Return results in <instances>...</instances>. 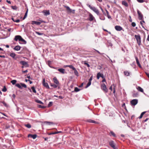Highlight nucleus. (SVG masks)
<instances>
[{"label": "nucleus", "mask_w": 149, "mask_h": 149, "mask_svg": "<svg viewBox=\"0 0 149 149\" xmlns=\"http://www.w3.org/2000/svg\"><path fill=\"white\" fill-rule=\"evenodd\" d=\"M54 82L57 85H58L59 84V81L57 80L56 78V77H54V78L53 79Z\"/></svg>", "instance_id": "f3484780"}, {"label": "nucleus", "mask_w": 149, "mask_h": 149, "mask_svg": "<svg viewBox=\"0 0 149 149\" xmlns=\"http://www.w3.org/2000/svg\"><path fill=\"white\" fill-rule=\"evenodd\" d=\"M58 97L60 98L61 99H62L63 98V97L61 96H59Z\"/></svg>", "instance_id": "052dcab7"}, {"label": "nucleus", "mask_w": 149, "mask_h": 149, "mask_svg": "<svg viewBox=\"0 0 149 149\" xmlns=\"http://www.w3.org/2000/svg\"><path fill=\"white\" fill-rule=\"evenodd\" d=\"M17 82V81L15 80H13L11 81V83H12L13 85H14Z\"/></svg>", "instance_id": "c9c22d12"}, {"label": "nucleus", "mask_w": 149, "mask_h": 149, "mask_svg": "<svg viewBox=\"0 0 149 149\" xmlns=\"http://www.w3.org/2000/svg\"><path fill=\"white\" fill-rule=\"evenodd\" d=\"M21 86L26 88L27 87V86H26V85L24 84H23V83H21Z\"/></svg>", "instance_id": "4c0bfd02"}, {"label": "nucleus", "mask_w": 149, "mask_h": 149, "mask_svg": "<svg viewBox=\"0 0 149 149\" xmlns=\"http://www.w3.org/2000/svg\"><path fill=\"white\" fill-rule=\"evenodd\" d=\"M5 56L4 55H3V56H1V55H0V57H1V58H5Z\"/></svg>", "instance_id": "69168bd1"}, {"label": "nucleus", "mask_w": 149, "mask_h": 149, "mask_svg": "<svg viewBox=\"0 0 149 149\" xmlns=\"http://www.w3.org/2000/svg\"><path fill=\"white\" fill-rule=\"evenodd\" d=\"M47 63L49 65L51 64V61H48Z\"/></svg>", "instance_id": "13d9d810"}, {"label": "nucleus", "mask_w": 149, "mask_h": 149, "mask_svg": "<svg viewBox=\"0 0 149 149\" xmlns=\"http://www.w3.org/2000/svg\"><path fill=\"white\" fill-rule=\"evenodd\" d=\"M138 95V93H133L132 94V96L134 97H137Z\"/></svg>", "instance_id": "72a5a7b5"}, {"label": "nucleus", "mask_w": 149, "mask_h": 149, "mask_svg": "<svg viewBox=\"0 0 149 149\" xmlns=\"http://www.w3.org/2000/svg\"><path fill=\"white\" fill-rule=\"evenodd\" d=\"M109 135L110 136H113L114 137H116V135L112 131H111L109 133Z\"/></svg>", "instance_id": "6ab92c4d"}, {"label": "nucleus", "mask_w": 149, "mask_h": 149, "mask_svg": "<svg viewBox=\"0 0 149 149\" xmlns=\"http://www.w3.org/2000/svg\"><path fill=\"white\" fill-rule=\"evenodd\" d=\"M68 67L72 69L73 70H75V68L72 65H69Z\"/></svg>", "instance_id": "f704fd0d"}, {"label": "nucleus", "mask_w": 149, "mask_h": 149, "mask_svg": "<svg viewBox=\"0 0 149 149\" xmlns=\"http://www.w3.org/2000/svg\"><path fill=\"white\" fill-rule=\"evenodd\" d=\"M92 78H93V77L92 76H91L90 77V78L89 79V81H90V82H91V81L92 79Z\"/></svg>", "instance_id": "6e6d98bb"}, {"label": "nucleus", "mask_w": 149, "mask_h": 149, "mask_svg": "<svg viewBox=\"0 0 149 149\" xmlns=\"http://www.w3.org/2000/svg\"><path fill=\"white\" fill-rule=\"evenodd\" d=\"M134 37L136 40L138 45L139 46L140 45H141V40L140 36L139 35H134Z\"/></svg>", "instance_id": "7ed1b4c3"}, {"label": "nucleus", "mask_w": 149, "mask_h": 149, "mask_svg": "<svg viewBox=\"0 0 149 149\" xmlns=\"http://www.w3.org/2000/svg\"><path fill=\"white\" fill-rule=\"evenodd\" d=\"M87 5L91 10L95 12L97 15H99V11L95 7H92L89 4H87Z\"/></svg>", "instance_id": "f03ea898"}, {"label": "nucleus", "mask_w": 149, "mask_h": 149, "mask_svg": "<svg viewBox=\"0 0 149 149\" xmlns=\"http://www.w3.org/2000/svg\"><path fill=\"white\" fill-rule=\"evenodd\" d=\"M7 91V89L5 86H4L2 90V91L3 92H5Z\"/></svg>", "instance_id": "c03bdc74"}, {"label": "nucleus", "mask_w": 149, "mask_h": 149, "mask_svg": "<svg viewBox=\"0 0 149 149\" xmlns=\"http://www.w3.org/2000/svg\"><path fill=\"white\" fill-rule=\"evenodd\" d=\"M44 15H49L50 14L49 10H45L43 12Z\"/></svg>", "instance_id": "aec40b11"}, {"label": "nucleus", "mask_w": 149, "mask_h": 149, "mask_svg": "<svg viewBox=\"0 0 149 149\" xmlns=\"http://www.w3.org/2000/svg\"><path fill=\"white\" fill-rule=\"evenodd\" d=\"M2 103L3 104V105L6 107L7 106V104H6L5 103V102L4 101H3L2 102Z\"/></svg>", "instance_id": "603ef678"}, {"label": "nucleus", "mask_w": 149, "mask_h": 149, "mask_svg": "<svg viewBox=\"0 0 149 149\" xmlns=\"http://www.w3.org/2000/svg\"><path fill=\"white\" fill-rule=\"evenodd\" d=\"M91 82H90V81H88V83H87L86 86V87L85 88H88V86H89L91 84Z\"/></svg>", "instance_id": "e433bc0d"}, {"label": "nucleus", "mask_w": 149, "mask_h": 149, "mask_svg": "<svg viewBox=\"0 0 149 149\" xmlns=\"http://www.w3.org/2000/svg\"><path fill=\"white\" fill-rule=\"evenodd\" d=\"M74 73L77 76H79V73L77 71V70H76V68H75V70H74Z\"/></svg>", "instance_id": "bb28decb"}, {"label": "nucleus", "mask_w": 149, "mask_h": 149, "mask_svg": "<svg viewBox=\"0 0 149 149\" xmlns=\"http://www.w3.org/2000/svg\"><path fill=\"white\" fill-rule=\"evenodd\" d=\"M20 22V20L19 19H17L16 20H15V21H14V22Z\"/></svg>", "instance_id": "5fc2aeb1"}, {"label": "nucleus", "mask_w": 149, "mask_h": 149, "mask_svg": "<svg viewBox=\"0 0 149 149\" xmlns=\"http://www.w3.org/2000/svg\"><path fill=\"white\" fill-rule=\"evenodd\" d=\"M94 19V17L93 16L92 14H90L89 15V18L88 19V20L90 21H93Z\"/></svg>", "instance_id": "4468645a"}, {"label": "nucleus", "mask_w": 149, "mask_h": 149, "mask_svg": "<svg viewBox=\"0 0 149 149\" xmlns=\"http://www.w3.org/2000/svg\"><path fill=\"white\" fill-rule=\"evenodd\" d=\"M97 79H99L100 77H101L102 78H104V75L103 74L100 73V72L98 73L97 74Z\"/></svg>", "instance_id": "9b49d317"}, {"label": "nucleus", "mask_w": 149, "mask_h": 149, "mask_svg": "<svg viewBox=\"0 0 149 149\" xmlns=\"http://www.w3.org/2000/svg\"><path fill=\"white\" fill-rule=\"evenodd\" d=\"M136 23L134 22H133L132 23V25L133 27H135L136 26Z\"/></svg>", "instance_id": "09e8293b"}, {"label": "nucleus", "mask_w": 149, "mask_h": 149, "mask_svg": "<svg viewBox=\"0 0 149 149\" xmlns=\"http://www.w3.org/2000/svg\"><path fill=\"white\" fill-rule=\"evenodd\" d=\"M6 1L8 3L10 4H11V2L10 1H9L8 0H6Z\"/></svg>", "instance_id": "4d7b16f0"}, {"label": "nucleus", "mask_w": 149, "mask_h": 149, "mask_svg": "<svg viewBox=\"0 0 149 149\" xmlns=\"http://www.w3.org/2000/svg\"><path fill=\"white\" fill-rule=\"evenodd\" d=\"M109 144L110 146L113 149H118L117 147L115 146L113 141L111 140L109 141Z\"/></svg>", "instance_id": "20e7f679"}, {"label": "nucleus", "mask_w": 149, "mask_h": 149, "mask_svg": "<svg viewBox=\"0 0 149 149\" xmlns=\"http://www.w3.org/2000/svg\"><path fill=\"white\" fill-rule=\"evenodd\" d=\"M84 64L86 65L88 67H89L90 66L89 65L87 62H85L84 63Z\"/></svg>", "instance_id": "de8ad7c7"}, {"label": "nucleus", "mask_w": 149, "mask_h": 149, "mask_svg": "<svg viewBox=\"0 0 149 149\" xmlns=\"http://www.w3.org/2000/svg\"><path fill=\"white\" fill-rule=\"evenodd\" d=\"M37 136V135L36 134L33 135L29 134L28 135V137H30L31 138H33L34 139H35L36 138Z\"/></svg>", "instance_id": "2eb2a0df"}, {"label": "nucleus", "mask_w": 149, "mask_h": 149, "mask_svg": "<svg viewBox=\"0 0 149 149\" xmlns=\"http://www.w3.org/2000/svg\"><path fill=\"white\" fill-rule=\"evenodd\" d=\"M52 104V102H49V104H48V107H51Z\"/></svg>", "instance_id": "49530a36"}, {"label": "nucleus", "mask_w": 149, "mask_h": 149, "mask_svg": "<svg viewBox=\"0 0 149 149\" xmlns=\"http://www.w3.org/2000/svg\"><path fill=\"white\" fill-rule=\"evenodd\" d=\"M88 122L89 123H96V122L95 121L92 120L91 119H89L88 120Z\"/></svg>", "instance_id": "a878e982"}, {"label": "nucleus", "mask_w": 149, "mask_h": 149, "mask_svg": "<svg viewBox=\"0 0 149 149\" xmlns=\"http://www.w3.org/2000/svg\"><path fill=\"white\" fill-rule=\"evenodd\" d=\"M109 89L111 91L112 90V86H111L109 88Z\"/></svg>", "instance_id": "680f3d73"}, {"label": "nucleus", "mask_w": 149, "mask_h": 149, "mask_svg": "<svg viewBox=\"0 0 149 149\" xmlns=\"http://www.w3.org/2000/svg\"><path fill=\"white\" fill-rule=\"evenodd\" d=\"M27 72H28L27 70H25L22 71V72L23 73H25Z\"/></svg>", "instance_id": "bf43d9fd"}, {"label": "nucleus", "mask_w": 149, "mask_h": 149, "mask_svg": "<svg viewBox=\"0 0 149 149\" xmlns=\"http://www.w3.org/2000/svg\"><path fill=\"white\" fill-rule=\"evenodd\" d=\"M36 33L38 35H40V36L44 34L42 33H40V32H37V31L36 32Z\"/></svg>", "instance_id": "79ce46f5"}, {"label": "nucleus", "mask_w": 149, "mask_h": 149, "mask_svg": "<svg viewBox=\"0 0 149 149\" xmlns=\"http://www.w3.org/2000/svg\"><path fill=\"white\" fill-rule=\"evenodd\" d=\"M36 102L40 104H44V103L40 100H36Z\"/></svg>", "instance_id": "c756f323"}, {"label": "nucleus", "mask_w": 149, "mask_h": 149, "mask_svg": "<svg viewBox=\"0 0 149 149\" xmlns=\"http://www.w3.org/2000/svg\"><path fill=\"white\" fill-rule=\"evenodd\" d=\"M15 86H16L18 87V88H19L22 89V86L19 84H16Z\"/></svg>", "instance_id": "2f4dec72"}, {"label": "nucleus", "mask_w": 149, "mask_h": 149, "mask_svg": "<svg viewBox=\"0 0 149 149\" xmlns=\"http://www.w3.org/2000/svg\"><path fill=\"white\" fill-rule=\"evenodd\" d=\"M21 47L19 45L16 46L14 48V49L16 51H18L20 50Z\"/></svg>", "instance_id": "412c9836"}, {"label": "nucleus", "mask_w": 149, "mask_h": 149, "mask_svg": "<svg viewBox=\"0 0 149 149\" xmlns=\"http://www.w3.org/2000/svg\"><path fill=\"white\" fill-rule=\"evenodd\" d=\"M25 127H26L28 128H30L31 127V125L30 124H27L24 125Z\"/></svg>", "instance_id": "c85d7f7f"}, {"label": "nucleus", "mask_w": 149, "mask_h": 149, "mask_svg": "<svg viewBox=\"0 0 149 149\" xmlns=\"http://www.w3.org/2000/svg\"><path fill=\"white\" fill-rule=\"evenodd\" d=\"M107 17L109 19L111 18V17L109 15H107Z\"/></svg>", "instance_id": "0e129e2a"}, {"label": "nucleus", "mask_w": 149, "mask_h": 149, "mask_svg": "<svg viewBox=\"0 0 149 149\" xmlns=\"http://www.w3.org/2000/svg\"><path fill=\"white\" fill-rule=\"evenodd\" d=\"M124 73V75L127 76H129L130 75V73L127 71H125Z\"/></svg>", "instance_id": "b1692460"}, {"label": "nucleus", "mask_w": 149, "mask_h": 149, "mask_svg": "<svg viewBox=\"0 0 149 149\" xmlns=\"http://www.w3.org/2000/svg\"><path fill=\"white\" fill-rule=\"evenodd\" d=\"M105 10H106V11L107 15H109V13L108 11L106 9Z\"/></svg>", "instance_id": "e2e57ef3"}, {"label": "nucleus", "mask_w": 149, "mask_h": 149, "mask_svg": "<svg viewBox=\"0 0 149 149\" xmlns=\"http://www.w3.org/2000/svg\"><path fill=\"white\" fill-rule=\"evenodd\" d=\"M31 24L32 25L35 24L38 25H39L40 24L41 22H37L36 21H31Z\"/></svg>", "instance_id": "ddd939ff"}, {"label": "nucleus", "mask_w": 149, "mask_h": 149, "mask_svg": "<svg viewBox=\"0 0 149 149\" xmlns=\"http://www.w3.org/2000/svg\"><path fill=\"white\" fill-rule=\"evenodd\" d=\"M138 102V100L137 99H133L131 101L130 103L131 105L135 106L136 105Z\"/></svg>", "instance_id": "0eeeda50"}, {"label": "nucleus", "mask_w": 149, "mask_h": 149, "mask_svg": "<svg viewBox=\"0 0 149 149\" xmlns=\"http://www.w3.org/2000/svg\"><path fill=\"white\" fill-rule=\"evenodd\" d=\"M14 40L16 41L19 40L23 42L24 44H26V41L22 37L19 35L16 36L14 38Z\"/></svg>", "instance_id": "f257e3e1"}, {"label": "nucleus", "mask_w": 149, "mask_h": 149, "mask_svg": "<svg viewBox=\"0 0 149 149\" xmlns=\"http://www.w3.org/2000/svg\"><path fill=\"white\" fill-rule=\"evenodd\" d=\"M101 89L103 90L105 92L107 93L108 91V89L106 86L104 84H103L101 85Z\"/></svg>", "instance_id": "39448f33"}, {"label": "nucleus", "mask_w": 149, "mask_h": 149, "mask_svg": "<svg viewBox=\"0 0 149 149\" xmlns=\"http://www.w3.org/2000/svg\"><path fill=\"white\" fill-rule=\"evenodd\" d=\"M80 90L77 87H75L74 88V91L76 92L79 91Z\"/></svg>", "instance_id": "37998d69"}, {"label": "nucleus", "mask_w": 149, "mask_h": 149, "mask_svg": "<svg viewBox=\"0 0 149 149\" xmlns=\"http://www.w3.org/2000/svg\"><path fill=\"white\" fill-rule=\"evenodd\" d=\"M100 19L101 20H104L105 19V17L103 16H100Z\"/></svg>", "instance_id": "ea45409f"}, {"label": "nucleus", "mask_w": 149, "mask_h": 149, "mask_svg": "<svg viewBox=\"0 0 149 149\" xmlns=\"http://www.w3.org/2000/svg\"><path fill=\"white\" fill-rule=\"evenodd\" d=\"M42 84L43 86L47 89L49 88V87L47 83L45 82V79H43L42 81Z\"/></svg>", "instance_id": "1a4fd4ad"}, {"label": "nucleus", "mask_w": 149, "mask_h": 149, "mask_svg": "<svg viewBox=\"0 0 149 149\" xmlns=\"http://www.w3.org/2000/svg\"><path fill=\"white\" fill-rule=\"evenodd\" d=\"M137 89L139 91L142 93L143 92V90L142 88L139 86H138L136 87Z\"/></svg>", "instance_id": "a211bd4d"}, {"label": "nucleus", "mask_w": 149, "mask_h": 149, "mask_svg": "<svg viewBox=\"0 0 149 149\" xmlns=\"http://www.w3.org/2000/svg\"><path fill=\"white\" fill-rule=\"evenodd\" d=\"M57 133L58 132H51V133H49L48 134L49 135H52V134H57Z\"/></svg>", "instance_id": "a18cd8bd"}, {"label": "nucleus", "mask_w": 149, "mask_h": 149, "mask_svg": "<svg viewBox=\"0 0 149 149\" xmlns=\"http://www.w3.org/2000/svg\"><path fill=\"white\" fill-rule=\"evenodd\" d=\"M143 23H145V22L144 20L140 22V24L144 28V27L143 26Z\"/></svg>", "instance_id": "8fccbe9b"}, {"label": "nucleus", "mask_w": 149, "mask_h": 149, "mask_svg": "<svg viewBox=\"0 0 149 149\" xmlns=\"http://www.w3.org/2000/svg\"><path fill=\"white\" fill-rule=\"evenodd\" d=\"M10 56L13 58H14L16 55L15 53H10Z\"/></svg>", "instance_id": "393cba45"}, {"label": "nucleus", "mask_w": 149, "mask_h": 149, "mask_svg": "<svg viewBox=\"0 0 149 149\" xmlns=\"http://www.w3.org/2000/svg\"><path fill=\"white\" fill-rule=\"evenodd\" d=\"M137 13L138 15L139 18L140 20H142L143 18V15L139 10H137Z\"/></svg>", "instance_id": "6e6552de"}, {"label": "nucleus", "mask_w": 149, "mask_h": 149, "mask_svg": "<svg viewBox=\"0 0 149 149\" xmlns=\"http://www.w3.org/2000/svg\"><path fill=\"white\" fill-rule=\"evenodd\" d=\"M135 59L136 60V63L137 64V65H138V66L140 68H141V65L140 63L139 62L138 58L137 57H135Z\"/></svg>", "instance_id": "dca6fc26"}, {"label": "nucleus", "mask_w": 149, "mask_h": 149, "mask_svg": "<svg viewBox=\"0 0 149 149\" xmlns=\"http://www.w3.org/2000/svg\"><path fill=\"white\" fill-rule=\"evenodd\" d=\"M65 7L66 8L67 10L70 13H74V10H71L70 8L68 6H65Z\"/></svg>", "instance_id": "9d476101"}, {"label": "nucleus", "mask_w": 149, "mask_h": 149, "mask_svg": "<svg viewBox=\"0 0 149 149\" xmlns=\"http://www.w3.org/2000/svg\"><path fill=\"white\" fill-rule=\"evenodd\" d=\"M11 8L14 10H16L17 9V7L16 6H11Z\"/></svg>", "instance_id": "7c9ffc66"}, {"label": "nucleus", "mask_w": 149, "mask_h": 149, "mask_svg": "<svg viewBox=\"0 0 149 149\" xmlns=\"http://www.w3.org/2000/svg\"><path fill=\"white\" fill-rule=\"evenodd\" d=\"M122 4L123 5H124L126 7L128 6L127 3L125 1H123L122 2Z\"/></svg>", "instance_id": "5701e85b"}, {"label": "nucleus", "mask_w": 149, "mask_h": 149, "mask_svg": "<svg viewBox=\"0 0 149 149\" xmlns=\"http://www.w3.org/2000/svg\"><path fill=\"white\" fill-rule=\"evenodd\" d=\"M51 86L54 88H56L57 87V85L54 84H51Z\"/></svg>", "instance_id": "58836bf2"}, {"label": "nucleus", "mask_w": 149, "mask_h": 149, "mask_svg": "<svg viewBox=\"0 0 149 149\" xmlns=\"http://www.w3.org/2000/svg\"><path fill=\"white\" fill-rule=\"evenodd\" d=\"M20 63L24 65L25 67H29V65L27 62L24 61H21L20 62Z\"/></svg>", "instance_id": "423d86ee"}, {"label": "nucleus", "mask_w": 149, "mask_h": 149, "mask_svg": "<svg viewBox=\"0 0 149 149\" xmlns=\"http://www.w3.org/2000/svg\"><path fill=\"white\" fill-rule=\"evenodd\" d=\"M31 89L32 90L33 92L35 93H36V91L35 89V87L34 86H32L31 87Z\"/></svg>", "instance_id": "473e14b6"}, {"label": "nucleus", "mask_w": 149, "mask_h": 149, "mask_svg": "<svg viewBox=\"0 0 149 149\" xmlns=\"http://www.w3.org/2000/svg\"><path fill=\"white\" fill-rule=\"evenodd\" d=\"M27 12H28V10L26 11V13H25V15L23 17V19H24L26 18L27 14Z\"/></svg>", "instance_id": "a19ab883"}, {"label": "nucleus", "mask_w": 149, "mask_h": 149, "mask_svg": "<svg viewBox=\"0 0 149 149\" xmlns=\"http://www.w3.org/2000/svg\"><path fill=\"white\" fill-rule=\"evenodd\" d=\"M62 74H64L65 73V70L63 68H59L58 69V70Z\"/></svg>", "instance_id": "4be33fe9"}, {"label": "nucleus", "mask_w": 149, "mask_h": 149, "mask_svg": "<svg viewBox=\"0 0 149 149\" xmlns=\"http://www.w3.org/2000/svg\"><path fill=\"white\" fill-rule=\"evenodd\" d=\"M147 40L149 41V35H148L147 38Z\"/></svg>", "instance_id": "338daca9"}, {"label": "nucleus", "mask_w": 149, "mask_h": 149, "mask_svg": "<svg viewBox=\"0 0 149 149\" xmlns=\"http://www.w3.org/2000/svg\"><path fill=\"white\" fill-rule=\"evenodd\" d=\"M115 29L117 31H120L123 29V28L119 26H116L115 27Z\"/></svg>", "instance_id": "f8f14e48"}, {"label": "nucleus", "mask_w": 149, "mask_h": 149, "mask_svg": "<svg viewBox=\"0 0 149 149\" xmlns=\"http://www.w3.org/2000/svg\"><path fill=\"white\" fill-rule=\"evenodd\" d=\"M146 75L149 78V73H146Z\"/></svg>", "instance_id": "774afa93"}, {"label": "nucleus", "mask_w": 149, "mask_h": 149, "mask_svg": "<svg viewBox=\"0 0 149 149\" xmlns=\"http://www.w3.org/2000/svg\"><path fill=\"white\" fill-rule=\"evenodd\" d=\"M45 123L49 125H51L54 124V123L52 122H49L48 121H46L45 122Z\"/></svg>", "instance_id": "cd10ccee"}, {"label": "nucleus", "mask_w": 149, "mask_h": 149, "mask_svg": "<svg viewBox=\"0 0 149 149\" xmlns=\"http://www.w3.org/2000/svg\"><path fill=\"white\" fill-rule=\"evenodd\" d=\"M146 111H144V112H142V113H141V114L140 116H142V117H143V115H144V114L145 113H146Z\"/></svg>", "instance_id": "864d4df0"}, {"label": "nucleus", "mask_w": 149, "mask_h": 149, "mask_svg": "<svg viewBox=\"0 0 149 149\" xmlns=\"http://www.w3.org/2000/svg\"><path fill=\"white\" fill-rule=\"evenodd\" d=\"M137 1L139 3H143L144 2L143 0H137Z\"/></svg>", "instance_id": "3c124183"}]
</instances>
